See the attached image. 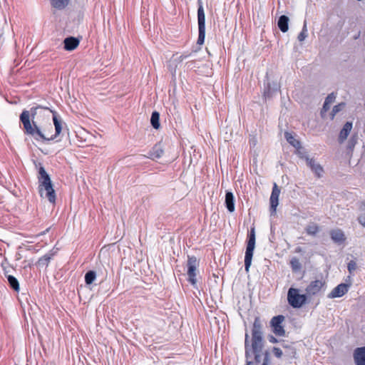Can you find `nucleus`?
<instances>
[{
  "label": "nucleus",
  "mask_w": 365,
  "mask_h": 365,
  "mask_svg": "<svg viewBox=\"0 0 365 365\" xmlns=\"http://www.w3.org/2000/svg\"><path fill=\"white\" fill-rule=\"evenodd\" d=\"M24 133L36 140H52L60 135L63 121L56 112L46 107H32L20 115Z\"/></svg>",
  "instance_id": "1"
},
{
  "label": "nucleus",
  "mask_w": 365,
  "mask_h": 365,
  "mask_svg": "<svg viewBox=\"0 0 365 365\" xmlns=\"http://www.w3.org/2000/svg\"><path fill=\"white\" fill-rule=\"evenodd\" d=\"M262 323L259 317H256L254 321L253 327L252 330V344L249 345L248 334H245V354L247 358V364L252 365L254 361L250 359L254 358L256 364L261 365H267V353L262 351Z\"/></svg>",
  "instance_id": "2"
},
{
  "label": "nucleus",
  "mask_w": 365,
  "mask_h": 365,
  "mask_svg": "<svg viewBox=\"0 0 365 365\" xmlns=\"http://www.w3.org/2000/svg\"><path fill=\"white\" fill-rule=\"evenodd\" d=\"M38 178L40 195L43 197V192H45V197L48 198L50 202L54 203L56 200L55 191L53 188L51 178L43 166H40L38 169Z\"/></svg>",
  "instance_id": "3"
},
{
  "label": "nucleus",
  "mask_w": 365,
  "mask_h": 365,
  "mask_svg": "<svg viewBox=\"0 0 365 365\" xmlns=\"http://www.w3.org/2000/svg\"><path fill=\"white\" fill-rule=\"evenodd\" d=\"M307 294H300V290L297 288L290 287L287 292V301L293 308H300L307 303Z\"/></svg>",
  "instance_id": "4"
},
{
  "label": "nucleus",
  "mask_w": 365,
  "mask_h": 365,
  "mask_svg": "<svg viewBox=\"0 0 365 365\" xmlns=\"http://www.w3.org/2000/svg\"><path fill=\"white\" fill-rule=\"evenodd\" d=\"M255 247V227H251L247 244L245 256V269L247 272H249L250 267L252 264V259L253 256L254 250Z\"/></svg>",
  "instance_id": "5"
},
{
  "label": "nucleus",
  "mask_w": 365,
  "mask_h": 365,
  "mask_svg": "<svg viewBox=\"0 0 365 365\" xmlns=\"http://www.w3.org/2000/svg\"><path fill=\"white\" fill-rule=\"evenodd\" d=\"M198 38L197 44L202 45L205 38V15L202 5H200L197 9Z\"/></svg>",
  "instance_id": "6"
},
{
  "label": "nucleus",
  "mask_w": 365,
  "mask_h": 365,
  "mask_svg": "<svg viewBox=\"0 0 365 365\" xmlns=\"http://www.w3.org/2000/svg\"><path fill=\"white\" fill-rule=\"evenodd\" d=\"M198 262L195 257H188L187 262V274L188 276V281L193 286H195L197 284V267H198Z\"/></svg>",
  "instance_id": "7"
},
{
  "label": "nucleus",
  "mask_w": 365,
  "mask_h": 365,
  "mask_svg": "<svg viewBox=\"0 0 365 365\" xmlns=\"http://www.w3.org/2000/svg\"><path fill=\"white\" fill-rule=\"evenodd\" d=\"M284 320V317L283 315H278V316L274 317L271 319L270 325L272 328V331L277 336H284L285 334L284 327L282 325Z\"/></svg>",
  "instance_id": "8"
},
{
  "label": "nucleus",
  "mask_w": 365,
  "mask_h": 365,
  "mask_svg": "<svg viewBox=\"0 0 365 365\" xmlns=\"http://www.w3.org/2000/svg\"><path fill=\"white\" fill-rule=\"evenodd\" d=\"M324 285L325 282L322 279H317L311 282L305 289L307 297H311L318 294Z\"/></svg>",
  "instance_id": "9"
},
{
  "label": "nucleus",
  "mask_w": 365,
  "mask_h": 365,
  "mask_svg": "<svg viewBox=\"0 0 365 365\" xmlns=\"http://www.w3.org/2000/svg\"><path fill=\"white\" fill-rule=\"evenodd\" d=\"M350 287V284L341 283L334 287L330 293L327 295L329 299H334L343 297L346 294Z\"/></svg>",
  "instance_id": "10"
},
{
  "label": "nucleus",
  "mask_w": 365,
  "mask_h": 365,
  "mask_svg": "<svg viewBox=\"0 0 365 365\" xmlns=\"http://www.w3.org/2000/svg\"><path fill=\"white\" fill-rule=\"evenodd\" d=\"M279 194L280 190L278 188L276 183H274L270 196V210L272 214L276 212L277 207L278 205Z\"/></svg>",
  "instance_id": "11"
},
{
  "label": "nucleus",
  "mask_w": 365,
  "mask_h": 365,
  "mask_svg": "<svg viewBox=\"0 0 365 365\" xmlns=\"http://www.w3.org/2000/svg\"><path fill=\"white\" fill-rule=\"evenodd\" d=\"M306 162L310 169L315 173L317 178H321L324 173L323 168L313 158L306 157Z\"/></svg>",
  "instance_id": "12"
},
{
  "label": "nucleus",
  "mask_w": 365,
  "mask_h": 365,
  "mask_svg": "<svg viewBox=\"0 0 365 365\" xmlns=\"http://www.w3.org/2000/svg\"><path fill=\"white\" fill-rule=\"evenodd\" d=\"M354 359L356 365H365V346L354 350Z\"/></svg>",
  "instance_id": "13"
},
{
  "label": "nucleus",
  "mask_w": 365,
  "mask_h": 365,
  "mask_svg": "<svg viewBox=\"0 0 365 365\" xmlns=\"http://www.w3.org/2000/svg\"><path fill=\"white\" fill-rule=\"evenodd\" d=\"M163 149L160 144H156L153 148L148 152L146 155L147 158L152 160L159 159L163 155Z\"/></svg>",
  "instance_id": "14"
},
{
  "label": "nucleus",
  "mask_w": 365,
  "mask_h": 365,
  "mask_svg": "<svg viewBox=\"0 0 365 365\" xmlns=\"http://www.w3.org/2000/svg\"><path fill=\"white\" fill-rule=\"evenodd\" d=\"M352 128V123L350 122H346L342 129L340 131L339 135V141L340 143H342L349 135L351 130Z\"/></svg>",
  "instance_id": "15"
},
{
  "label": "nucleus",
  "mask_w": 365,
  "mask_h": 365,
  "mask_svg": "<svg viewBox=\"0 0 365 365\" xmlns=\"http://www.w3.org/2000/svg\"><path fill=\"white\" fill-rule=\"evenodd\" d=\"M63 43L66 51H73L78 46L79 41L74 37H68L64 39Z\"/></svg>",
  "instance_id": "16"
},
{
  "label": "nucleus",
  "mask_w": 365,
  "mask_h": 365,
  "mask_svg": "<svg viewBox=\"0 0 365 365\" xmlns=\"http://www.w3.org/2000/svg\"><path fill=\"white\" fill-rule=\"evenodd\" d=\"M279 89V86L277 83H268L264 91V96L265 98H270L275 92Z\"/></svg>",
  "instance_id": "17"
},
{
  "label": "nucleus",
  "mask_w": 365,
  "mask_h": 365,
  "mask_svg": "<svg viewBox=\"0 0 365 365\" xmlns=\"http://www.w3.org/2000/svg\"><path fill=\"white\" fill-rule=\"evenodd\" d=\"M331 240L336 243H341L345 240V236L342 230H333L330 232Z\"/></svg>",
  "instance_id": "18"
},
{
  "label": "nucleus",
  "mask_w": 365,
  "mask_h": 365,
  "mask_svg": "<svg viewBox=\"0 0 365 365\" xmlns=\"http://www.w3.org/2000/svg\"><path fill=\"white\" fill-rule=\"evenodd\" d=\"M225 205L229 212L235 210V197L232 192H227L225 195Z\"/></svg>",
  "instance_id": "19"
},
{
  "label": "nucleus",
  "mask_w": 365,
  "mask_h": 365,
  "mask_svg": "<svg viewBox=\"0 0 365 365\" xmlns=\"http://www.w3.org/2000/svg\"><path fill=\"white\" fill-rule=\"evenodd\" d=\"M284 138L294 148L296 149H301V143L297 139H296L294 135H293L291 133L285 132Z\"/></svg>",
  "instance_id": "20"
},
{
  "label": "nucleus",
  "mask_w": 365,
  "mask_h": 365,
  "mask_svg": "<svg viewBox=\"0 0 365 365\" xmlns=\"http://www.w3.org/2000/svg\"><path fill=\"white\" fill-rule=\"evenodd\" d=\"M288 23H289V18L287 16L282 15L279 17V19L278 20L277 25H278L279 29L283 33H285L288 31V29H289Z\"/></svg>",
  "instance_id": "21"
},
{
  "label": "nucleus",
  "mask_w": 365,
  "mask_h": 365,
  "mask_svg": "<svg viewBox=\"0 0 365 365\" xmlns=\"http://www.w3.org/2000/svg\"><path fill=\"white\" fill-rule=\"evenodd\" d=\"M335 99L336 95L334 93H331L327 96L322 110V115L324 113L327 112L329 109L331 104H332L334 102Z\"/></svg>",
  "instance_id": "22"
},
{
  "label": "nucleus",
  "mask_w": 365,
  "mask_h": 365,
  "mask_svg": "<svg viewBox=\"0 0 365 365\" xmlns=\"http://www.w3.org/2000/svg\"><path fill=\"white\" fill-rule=\"evenodd\" d=\"M54 255V253L53 252H49L46 254H45L43 257H41L37 264L39 267H47L50 260L51 259V258L53 257V256Z\"/></svg>",
  "instance_id": "23"
},
{
  "label": "nucleus",
  "mask_w": 365,
  "mask_h": 365,
  "mask_svg": "<svg viewBox=\"0 0 365 365\" xmlns=\"http://www.w3.org/2000/svg\"><path fill=\"white\" fill-rule=\"evenodd\" d=\"M306 232L309 235L314 236L319 232V226L314 222L309 223L305 228Z\"/></svg>",
  "instance_id": "24"
},
{
  "label": "nucleus",
  "mask_w": 365,
  "mask_h": 365,
  "mask_svg": "<svg viewBox=\"0 0 365 365\" xmlns=\"http://www.w3.org/2000/svg\"><path fill=\"white\" fill-rule=\"evenodd\" d=\"M68 1L69 0H51V4L57 9H63L68 5Z\"/></svg>",
  "instance_id": "25"
},
{
  "label": "nucleus",
  "mask_w": 365,
  "mask_h": 365,
  "mask_svg": "<svg viewBox=\"0 0 365 365\" xmlns=\"http://www.w3.org/2000/svg\"><path fill=\"white\" fill-rule=\"evenodd\" d=\"M159 119H160L159 113L156 111H154L151 115L150 123H151L152 126L155 129H158L160 127Z\"/></svg>",
  "instance_id": "26"
},
{
  "label": "nucleus",
  "mask_w": 365,
  "mask_h": 365,
  "mask_svg": "<svg viewBox=\"0 0 365 365\" xmlns=\"http://www.w3.org/2000/svg\"><path fill=\"white\" fill-rule=\"evenodd\" d=\"M7 279L10 287L18 292L19 290V284L17 279L12 275H7Z\"/></svg>",
  "instance_id": "27"
},
{
  "label": "nucleus",
  "mask_w": 365,
  "mask_h": 365,
  "mask_svg": "<svg viewBox=\"0 0 365 365\" xmlns=\"http://www.w3.org/2000/svg\"><path fill=\"white\" fill-rule=\"evenodd\" d=\"M290 266L293 272H299L302 269V264L297 257H293L290 260Z\"/></svg>",
  "instance_id": "28"
},
{
  "label": "nucleus",
  "mask_w": 365,
  "mask_h": 365,
  "mask_svg": "<svg viewBox=\"0 0 365 365\" xmlns=\"http://www.w3.org/2000/svg\"><path fill=\"white\" fill-rule=\"evenodd\" d=\"M96 278V274L94 271H88L85 275V282L87 284H91Z\"/></svg>",
  "instance_id": "29"
},
{
  "label": "nucleus",
  "mask_w": 365,
  "mask_h": 365,
  "mask_svg": "<svg viewBox=\"0 0 365 365\" xmlns=\"http://www.w3.org/2000/svg\"><path fill=\"white\" fill-rule=\"evenodd\" d=\"M307 37V21H304L302 31L298 35L299 41L302 42Z\"/></svg>",
  "instance_id": "30"
},
{
  "label": "nucleus",
  "mask_w": 365,
  "mask_h": 365,
  "mask_svg": "<svg viewBox=\"0 0 365 365\" xmlns=\"http://www.w3.org/2000/svg\"><path fill=\"white\" fill-rule=\"evenodd\" d=\"M361 214L358 217L359 222L365 227V204L360 207Z\"/></svg>",
  "instance_id": "31"
},
{
  "label": "nucleus",
  "mask_w": 365,
  "mask_h": 365,
  "mask_svg": "<svg viewBox=\"0 0 365 365\" xmlns=\"http://www.w3.org/2000/svg\"><path fill=\"white\" fill-rule=\"evenodd\" d=\"M344 106H345V103H339L338 105L334 106L332 111H331V119H333L334 115L337 113H339Z\"/></svg>",
  "instance_id": "32"
},
{
  "label": "nucleus",
  "mask_w": 365,
  "mask_h": 365,
  "mask_svg": "<svg viewBox=\"0 0 365 365\" xmlns=\"http://www.w3.org/2000/svg\"><path fill=\"white\" fill-rule=\"evenodd\" d=\"M356 268V263L353 261V260H351L349 263H348V265H347V269L349 272L350 274H351Z\"/></svg>",
  "instance_id": "33"
},
{
  "label": "nucleus",
  "mask_w": 365,
  "mask_h": 365,
  "mask_svg": "<svg viewBox=\"0 0 365 365\" xmlns=\"http://www.w3.org/2000/svg\"><path fill=\"white\" fill-rule=\"evenodd\" d=\"M274 355L277 357L280 358L282 356V351L279 348L274 347L272 350Z\"/></svg>",
  "instance_id": "34"
},
{
  "label": "nucleus",
  "mask_w": 365,
  "mask_h": 365,
  "mask_svg": "<svg viewBox=\"0 0 365 365\" xmlns=\"http://www.w3.org/2000/svg\"><path fill=\"white\" fill-rule=\"evenodd\" d=\"M356 143V140L354 138H351L349 140V148H352L354 146L355 143Z\"/></svg>",
  "instance_id": "35"
},
{
  "label": "nucleus",
  "mask_w": 365,
  "mask_h": 365,
  "mask_svg": "<svg viewBox=\"0 0 365 365\" xmlns=\"http://www.w3.org/2000/svg\"><path fill=\"white\" fill-rule=\"evenodd\" d=\"M297 155L299 156V158H304L306 160V157H307V155H304V153L301 152L299 150L300 149H297Z\"/></svg>",
  "instance_id": "36"
},
{
  "label": "nucleus",
  "mask_w": 365,
  "mask_h": 365,
  "mask_svg": "<svg viewBox=\"0 0 365 365\" xmlns=\"http://www.w3.org/2000/svg\"><path fill=\"white\" fill-rule=\"evenodd\" d=\"M269 341L275 343L277 341V339L274 336H271L269 339Z\"/></svg>",
  "instance_id": "37"
}]
</instances>
